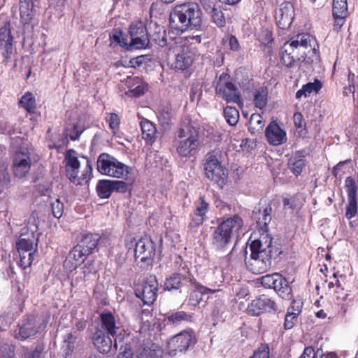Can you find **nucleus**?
I'll use <instances>...</instances> for the list:
<instances>
[{
  "instance_id": "nucleus-1",
  "label": "nucleus",
  "mask_w": 358,
  "mask_h": 358,
  "mask_svg": "<svg viewBox=\"0 0 358 358\" xmlns=\"http://www.w3.org/2000/svg\"><path fill=\"white\" fill-rule=\"evenodd\" d=\"M308 48L315 55L318 53L319 45L315 37L307 33L299 34L292 36L290 41L283 46L281 58L282 63L286 66L291 67L301 58L304 60L306 52L303 50L300 55V50L301 49L306 50Z\"/></svg>"
},
{
  "instance_id": "nucleus-2",
  "label": "nucleus",
  "mask_w": 358,
  "mask_h": 358,
  "mask_svg": "<svg viewBox=\"0 0 358 358\" xmlns=\"http://www.w3.org/2000/svg\"><path fill=\"white\" fill-rule=\"evenodd\" d=\"M199 134L190 120L183 121L175 139V147L180 157H189L197 152L200 146Z\"/></svg>"
},
{
  "instance_id": "nucleus-3",
  "label": "nucleus",
  "mask_w": 358,
  "mask_h": 358,
  "mask_svg": "<svg viewBox=\"0 0 358 358\" xmlns=\"http://www.w3.org/2000/svg\"><path fill=\"white\" fill-rule=\"evenodd\" d=\"M64 161L66 174L71 182L81 185L90 179L92 165L87 157H81L79 159L75 150H69L65 154Z\"/></svg>"
},
{
  "instance_id": "nucleus-4",
  "label": "nucleus",
  "mask_w": 358,
  "mask_h": 358,
  "mask_svg": "<svg viewBox=\"0 0 358 358\" xmlns=\"http://www.w3.org/2000/svg\"><path fill=\"white\" fill-rule=\"evenodd\" d=\"M243 221L238 215L228 217L219 224L212 235V244L217 250H224L230 244L231 238L238 236Z\"/></svg>"
},
{
  "instance_id": "nucleus-5",
  "label": "nucleus",
  "mask_w": 358,
  "mask_h": 358,
  "mask_svg": "<svg viewBox=\"0 0 358 358\" xmlns=\"http://www.w3.org/2000/svg\"><path fill=\"white\" fill-rule=\"evenodd\" d=\"M221 152L213 150L208 152L203 160V170L205 176L222 188L226 184L228 178V170L222 164L220 159Z\"/></svg>"
},
{
  "instance_id": "nucleus-6",
  "label": "nucleus",
  "mask_w": 358,
  "mask_h": 358,
  "mask_svg": "<svg viewBox=\"0 0 358 358\" xmlns=\"http://www.w3.org/2000/svg\"><path fill=\"white\" fill-rule=\"evenodd\" d=\"M38 160L34 147L23 143L15 152L13 157V169L15 177H25L31 170V167Z\"/></svg>"
},
{
  "instance_id": "nucleus-7",
  "label": "nucleus",
  "mask_w": 358,
  "mask_h": 358,
  "mask_svg": "<svg viewBox=\"0 0 358 358\" xmlns=\"http://www.w3.org/2000/svg\"><path fill=\"white\" fill-rule=\"evenodd\" d=\"M96 165L101 174L117 178H125L132 171L131 167L107 153L99 156Z\"/></svg>"
},
{
  "instance_id": "nucleus-8",
  "label": "nucleus",
  "mask_w": 358,
  "mask_h": 358,
  "mask_svg": "<svg viewBox=\"0 0 358 358\" xmlns=\"http://www.w3.org/2000/svg\"><path fill=\"white\" fill-rule=\"evenodd\" d=\"M201 10L197 3H185L176 6L169 15V22H201Z\"/></svg>"
},
{
  "instance_id": "nucleus-9",
  "label": "nucleus",
  "mask_w": 358,
  "mask_h": 358,
  "mask_svg": "<svg viewBox=\"0 0 358 358\" xmlns=\"http://www.w3.org/2000/svg\"><path fill=\"white\" fill-rule=\"evenodd\" d=\"M169 57L173 56L170 62L171 67L173 69L184 71L190 67L193 63V54L189 48L182 43H175L169 48Z\"/></svg>"
},
{
  "instance_id": "nucleus-10",
  "label": "nucleus",
  "mask_w": 358,
  "mask_h": 358,
  "mask_svg": "<svg viewBox=\"0 0 358 358\" xmlns=\"http://www.w3.org/2000/svg\"><path fill=\"white\" fill-rule=\"evenodd\" d=\"M196 341L192 331H183L168 341L166 352L171 356L182 354L193 348Z\"/></svg>"
},
{
  "instance_id": "nucleus-11",
  "label": "nucleus",
  "mask_w": 358,
  "mask_h": 358,
  "mask_svg": "<svg viewBox=\"0 0 358 358\" xmlns=\"http://www.w3.org/2000/svg\"><path fill=\"white\" fill-rule=\"evenodd\" d=\"M261 284L266 288H273L283 299L292 298V289L287 280L278 273L268 274L260 278Z\"/></svg>"
},
{
  "instance_id": "nucleus-12",
  "label": "nucleus",
  "mask_w": 358,
  "mask_h": 358,
  "mask_svg": "<svg viewBox=\"0 0 358 358\" xmlns=\"http://www.w3.org/2000/svg\"><path fill=\"white\" fill-rule=\"evenodd\" d=\"M38 227L34 222L28 224L21 229L20 236L16 242L17 250L36 252L39 234Z\"/></svg>"
},
{
  "instance_id": "nucleus-13",
  "label": "nucleus",
  "mask_w": 358,
  "mask_h": 358,
  "mask_svg": "<svg viewBox=\"0 0 358 358\" xmlns=\"http://www.w3.org/2000/svg\"><path fill=\"white\" fill-rule=\"evenodd\" d=\"M216 94L227 102L239 103L241 102V93L237 87L231 82L230 76L222 73L215 87Z\"/></svg>"
},
{
  "instance_id": "nucleus-14",
  "label": "nucleus",
  "mask_w": 358,
  "mask_h": 358,
  "mask_svg": "<svg viewBox=\"0 0 358 358\" xmlns=\"http://www.w3.org/2000/svg\"><path fill=\"white\" fill-rule=\"evenodd\" d=\"M251 254L268 257L276 258L282 251L278 247L272 245V237L268 234H262L258 239L253 241L250 246Z\"/></svg>"
},
{
  "instance_id": "nucleus-15",
  "label": "nucleus",
  "mask_w": 358,
  "mask_h": 358,
  "mask_svg": "<svg viewBox=\"0 0 358 358\" xmlns=\"http://www.w3.org/2000/svg\"><path fill=\"white\" fill-rule=\"evenodd\" d=\"M155 244L151 238H142L135 245V258L139 259L140 262L143 264L141 266L150 265L155 255Z\"/></svg>"
},
{
  "instance_id": "nucleus-16",
  "label": "nucleus",
  "mask_w": 358,
  "mask_h": 358,
  "mask_svg": "<svg viewBox=\"0 0 358 358\" xmlns=\"http://www.w3.org/2000/svg\"><path fill=\"white\" fill-rule=\"evenodd\" d=\"M158 281L155 275H150L147 277L142 289L135 291L136 297L141 299L143 304H152L157 296Z\"/></svg>"
},
{
  "instance_id": "nucleus-17",
  "label": "nucleus",
  "mask_w": 358,
  "mask_h": 358,
  "mask_svg": "<svg viewBox=\"0 0 358 358\" xmlns=\"http://www.w3.org/2000/svg\"><path fill=\"white\" fill-rule=\"evenodd\" d=\"M40 330V324L35 317L30 315L24 318L14 332V337L24 341L36 335Z\"/></svg>"
},
{
  "instance_id": "nucleus-18",
  "label": "nucleus",
  "mask_w": 358,
  "mask_h": 358,
  "mask_svg": "<svg viewBox=\"0 0 358 358\" xmlns=\"http://www.w3.org/2000/svg\"><path fill=\"white\" fill-rule=\"evenodd\" d=\"M276 310V304L268 296L262 294L253 300L248 306L249 315L258 316L263 313Z\"/></svg>"
},
{
  "instance_id": "nucleus-19",
  "label": "nucleus",
  "mask_w": 358,
  "mask_h": 358,
  "mask_svg": "<svg viewBox=\"0 0 358 358\" xmlns=\"http://www.w3.org/2000/svg\"><path fill=\"white\" fill-rule=\"evenodd\" d=\"M345 188L348 194V203L345 208V217L350 220L357 213V186L352 177H347L345 181Z\"/></svg>"
},
{
  "instance_id": "nucleus-20",
  "label": "nucleus",
  "mask_w": 358,
  "mask_h": 358,
  "mask_svg": "<svg viewBox=\"0 0 358 358\" xmlns=\"http://www.w3.org/2000/svg\"><path fill=\"white\" fill-rule=\"evenodd\" d=\"M101 330L106 331L107 334L114 338V345L117 347V341H122L120 337L121 328L116 324L114 315L111 312H103L100 315Z\"/></svg>"
},
{
  "instance_id": "nucleus-21",
  "label": "nucleus",
  "mask_w": 358,
  "mask_h": 358,
  "mask_svg": "<svg viewBox=\"0 0 358 358\" xmlns=\"http://www.w3.org/2000/svg\"><path fill=\"white\" fill-rule=\"evenodd\" d=\"M265 136L268 142L273 145H281L287 140L286 132L275 121L267 126Z\"/></svg>"
},
{
  "instance_id": "nucleus-22",
  "label": "nucleus",
  "mask_w": 358,
  "mask_h": 358,
  "mask_svg": "<svg viewBox=\"0 0 358 358\" xmlns=\"http://www.w3.org/2000/svg\"><path fill=\"white\" fill-rule=\"evenodd\" d=\"M273 259V257H268V256L260 257L259 255L251 254L247 266L253 273H262L271 268Z\"/></svg>"
},
{
  "instance_id": "nucleus-23",
  "label": "nucleus",
  "mask_w": 358,
  "mask_h": 358,
  "mask_svg": "<svg viewBox=\"0 0 358 358\" xmlns=\"http://www.w3.org/2000/svg\"><path fill=\"white\" fill-rule=\"evenodd\" d=\"M0 48L5 60L10 59L13 49L10 24H4L0 29Z\"/></svg>"
},
{
  "instance_id": "nucleus-24",
  "label": "nucleus",
  "mask_w": 358,
  "mask_h": 358,
  "mask_svg": "<svg viewBox=\"0 0 358 358\" xmlns=\"http://www.w3.org/2000/svg\"><path fill=\"white\" fill-rule=\"evenodd\" d=\"M195 208L191 215L190 225L192 227H199L202 224L206 218V214L209 210V203H207L203 196L199 197L195 203Z\"/></svg>"
},
{
  "instance_id": "nucleus-25",
  "label": "nucleus",
  "mask_w": 358,
  "mask_h": 358,
  "mask_svg": "<svg viewBox=\"0 0 358 358\" xmlns=\"http://www.w3.org/2000/svg\"><path fill=\"white\" fill-rule=\"evenodd\" d=\"M182 281L195 283L196 280L192 275L183 273H173L165 280L164 289L167 291L177 290L182 286Z\"/></svg>"
},
{
  "instance_id": "nucleus-26",
  "label": "nucleus",
  "mask_w": 358,
  "mask_h": 358,
  "mask_svg": "<svg viewBox=\"0 0 358 358\" xmlns=\"http://www.w3.org/2000/svg\"><path fill=\"white\" fill-rule=\"evenodd\" d=\"M92 341L95 348L101 353H108L112 348L113 341L108 334L97 329L92 336Z\"/></svg>"
},
{
  "instance_id": "nucleus-27",
  "label": "nucleus",
  "mask_w": 358,
  "mask_h": 358,
  "mask_svg": "<svg viewBox=\"0 0 358 358\" xmlns=\"http://www.w3.org/2000/svg\"><path fill=\"white\" fill-rule=\"evenodd\" d=\"M195 284V289H193L189 296L188 305L196 307L203 301V296L209 293H215L217 290L212 289L199 284Z\"/></svg>"
},
{
  "instance_id": "nucleus-28",
  "label": "nucleus",
  "mask_w": 358,
  "mask_h": 358,
  "mask_svg": "<svg viewBox=\"0 0 358 358\" xmlns=\"http://www.w3.org/2000/svg\"><path fill=\"white\" fill-rule=\"evenodd\" d=\"M272 208L271 206H266L262 210L259 207H255L252 213V219L262 228L266 230L268 224L271 220Z\"/></svg>"
},
{
  "instance_id": "nucleus-29",
  "label": "nucleus",
  "mask_w": 358,
  "mask_h": 358,
  "mask_svg": "<svg viewBox=\"0 0 358 358\" xmlns=\"http://www.w3.org/2000/svg\"><path fill=\"white\" fill-rule=\"evenodd\" d=\"M294 7L289 2H285L275 10V22H292L294 20Z\"/></svg>"
},
{
  "instance_id": "nucleus-30",
  "label": "nucleus",
  "mask_w": 358,
  "mask_h": 358,
  "mask_svg": "<svg viewBox=\"0 0 358 358\" xmlns=\"http://www.w3.org/2000/svg\"><path fill=\"white\" fill-rule=\"evenodd\" d=\"M142 136L147 143L152 144L156 138V127L148 120L143 119L140 123Z\"/></svg>"
},
{
  "instance_id": "nucleus-31",
  "label": "nucleus",
  "mask_w": 358,
  "mask_h": 358,
  "mask_svg": "<svg viewBox=\"0 0 358 358\" xmlns=\"http://www.w3.org/2000/svg\"><path fill=\"white\" fill-rule=\"evenodd\" d=\"M100 239L101 236L99 234H87L83 236L78 245L84 252L90 255L96 248Z\"/></svg>"
},
{
  "instance_id": "nucleus-32",
  "label": "nucleus",
  "mask_w": 358,
  "mask_h": 358,
  "mask_svg": "<svg viewBox=\"0 0 358 358\" xmlns=\"http://www.w3.org/2000/svg\"><path fill=\"white\" fill-rule=\"evenodd\" d=\"M36 0H20V12L22 22H29L32 19L33 8Z\"/></svg>"
},
{
  "instance_id": "nucleus-33",
  "label": "nucleus",
  "mask_w": 358,
  "mask_h": 358,
  "mask_svg": "<svg viewBox=\"0 0 358 358\" xmlns=\"http://www.w3.org/2000/svg\"><path fill=\"white\" fill-rule=\"evenodd\" d=\"M18 106L28 113L33 114L36 109V98L32 93L27 92L19 100Z\"/></svg>"
},
{
  "instance_id": "nucleus-34",
  "label": "nucleus",
  "mask_w": 358,
  "mask_h": 358,
  "mask_svg": "<svg viewBox=\"0 0 358 358\" xmlns=\"http://www.w3.org/2000/svg\"><path fill=\"white\" fill-rule=\"evenodd\" d=\"M166 13L164 6L162 3L154 2L150 8V22L165 20Z\"/></svg>"
},
{
  "instance_id": "nucleus-35",
  "label": "nucleus",
  "mask_w": 358,
  "mask_h": 358,
  "mask_svg": "<svg viewBox=\"0 0 358 358\" xmlns=\"http://www.w3.org/2000/svg\"><path fill=\"white\" fill-rule=\"evenodd\" d=\"M332 11L336 20L345 19L348 15L347 0H333Z\"/></svg>"
},
{
  "instance_id": "nucleus-36",
  "label": "nucleus",
  "mask_w": 358,
  "mask_h": 358,
  "mask_svg": "<svg viewBox=\"0 0 358 358\" xmlns=\"http://www.w3.org/2000/svg\"><path fill=\"white\" fill-rule=\"evenodd\" d=\"M98 196L101 199H108L113 192L112 180H100L96 187Z\"/></svg>"
},
{
  "instance_id": "nucleus-37",
  "label": "nucleus",
  "mask_w": 358,
  "mask_h": 358,
  "mask_svg": "<svg viewBox=\"0 0 358 358\" xmlns=\"http://www.w3.org/2000/svg\"><path fill=\"white\" fill-rule=\"evenodd\" d=\"M191 318V315L184 311L173 312L166 316L168 322L173 325H178L182 322L190 321Z\"/></svg>"
},
{
  "instance_id": "nucleus-38",
  "label": "nucleus",
  "mask_w": 358,
  "mask_h": 358,
  "mask_svg": "<svg viewBox=\"0 0 358 358\" xmlns=\"http://www.w3.org/2000/svg\"><path fill=\"white\" fill-rule=\"evenodd\" d=\"M289 166L291 171L295 175L299 176L302 172L306 166V160L304 157L295 155L289 159Z\"/></svg>"
},
{
  "instance_id": "nucleus-39",
  "label": "nucleus",
  "mask_w": 358,
  "mask_h": 358,
  "mask_svg": "<svg viewBox=\"0 0 358 358\" xmlns=\"http://www.w3.org/2000/svg\"><path fill=\"white\" fill-rule=\"evenodd\" d=\"M264 126L263 117L259 114H252L249 121V130L252 134L260 133Z\"/></svg>"
},
{
  "instance_id": "nucleus-40",
  "label": "nucleus",
  "mask_w": 358,
  "mask_h": 358,
  "mask_svg": "<svg viewBox=\"0 0 358 358\" xmlns=\"http://www.w3.org/2000/svg\"><path fill=\"white\" fill-rule=\"evenodd\" d=\"M77 337L73 333L65 335L62 349L66 357L71 355L76 348Z\"/></svg>"
},
{
  "instance_id": "nucleus-41",
  "label": "nucleus",
  "mask_w": 358,
  "mask_h": 358,
  "mask_svg": "<svg viewBox=\"0 0 358 358\" xmlns=\"http://www.w3.org/2000/svg\"><path fill=\"white\" fill-rule=\"evenodd\" d=\"M162 351L160 348L155 344L151 347L144 348L139 353V358H161Z\"/></svg>"
},
{
  "instance_id": "nucleus-42",
  "label": "nucleus",
  "mask_w": 358,
  "mask_h": 358,
  "mask_svg": "<svg viewBox=\"0 0 358 358\" xmlns=\"http://www.w3.org/2000/svg\"><path fill=\"white\" fill-rule=\"evenodd\" d=\"M69 255L79 266L84 262L86 257L89 255L84 252V250L78 244L71 250Z\"/></svg>"
},
{
  "instance_id": "nucleus-43",
  "label": "nucleus",
  "mask_w": 358,
  "mask_h": 358,
  "mask_svg": "<svg viewBox=\"0 0 358 358\" xmlns=\"http://www.w3.org/2000/svg\"><path fill=\"white\" fill-rule=\"evenodd\" d=\"M268 90L266 87H261L259 89L254 99V103L256 107L262 109L267 103Z\"/></svg>"
},
{
  "instance_id": "nucleus-44",
  "label": "nucleus",
  "mask_w": 358,
  "mask_h": 358,
  "mask_svg": "<svg viewBox=\"0 0 358 358\" xmlns=\"http://www.w3.org/2000/svg\"><path fill=\"white\" fill-rule=\"evenodd\" d=\"M224 115L227 122L231 126H234L238 123L239 120V112L232 106H227L224 110Z\"/></svg>"
},
{
  "instance_id": "nucleus-45",
  "label": "nucleus",
  "mask_w": 358,
  "mask_h": 358,
  "mask_svg": "<svg viewBox=\"0 0 358 358\" xmlns=\"http://www.w3.org/2000/svg\"><path fill=\"white\" fill-rule=\"evenodd\" d=\"M158 120L160 124L165 127L169 126L171 121V110L169 106H161L159 110Z\"/></svg>"
},
{
  "instance_id": "nucleus-46",
  "label": "nucleus",
  "mask_w": 358,
  "mask_h": 358,
  "mask_svg": "<svg viewBox=\"0 0 358 358\" xmlns=\"http://www.w3.org/2000/svg\"><path fill=\"white\" fill-rule=\"evenodd\" d=\"M10 182V176L8 168L4 164L0 166V194L5 189L8 188Z\"/></svg>"
},
{
  "instance_id": "nucleus-47",
  "label": "nucleus",
  "mask_w": 358,
  "mask_h": 358,
  "mask_svg": "<svg viewBox=\"0 0 358 358\" xmlns=\"http://www.w3.org/2000/svg\"><path fill=\"white\" fill-rule=\"evenodd\" d=\"M20 256V266L25 269L31 265L36 252L17 250Z\"/></svg>"
},
{
  "instance_id": "nucleus-48",
  "label": "nucleus",
  "mask_w": 358,
  "mask_h": 358,
  "mask_svg": "<svg viewBox=\"0 0 358 358\" xmlns=\"http://www.w3.org/2000/svg\"><path fill=\"white\" fill-rule=\"evenodd\" d=\"M259 40L262 43L266 45L273 41L272 31L269 27L262 26L258 33Z\"/></svg>"
},
{
  "instance_id": "nucleus-49",
  "label": "nucleus",
  "mask_w": 358,
  "mask_h": 358,
  "mask_svg": "<svg viewBox=\"0 0 358 358\" xmlns=\"http://www.w3.org/2000/svg\"><path fill=\"white\" fill-rule=\"evenodd\" d=\"M106 120L108 123L109 127L113 133L116 134L119 131L120 124V120L118 115L115 113H109Z\"/></svg>"
},
{
  "instance_id": "nucleus-50",
  "label": "nucleus",
  "mask_w": 358,
  "mask_h": 358,
  "mask_svg": "<svg viewBox=\"0 0 358 358\" xmlns=\"http://www.w3.org/2000/svg\"><path fill=\"white\" fill-rule=\"evenodd\" d=\"M199 24H182L181 26H178V24H169V33L172 32L173 34L180 35L192 25L196 27V25Z\"/></svg>"
},
{
  "instance_id": "nucleus-51",
  "label": "nucleus",
  "mask_w": 358,
  "mask_h": 358,
  "mask_svg": "<svg viewBox=\"0 0 358 358\" xmlns=\"http://www.w3.org/2000/svg\"><path fill=\"white\" fill-rule=\"evenodd\" d=\"M148 40L147 38L136 37L131 39L129 43V50L135 49H141L148 45Z\"/></svg>"
},
{
  "instance_id": "nucleus-52",
  "label": "nucleus",
  "mask_w": 358,
  "mask_h": 358,
  "mask_svg": "<svg viewBox=\"0 0 358 358\" xmlns=\"http://www.w3.org/2000/svg\"><path fill=\"white\" fill-rule=\"evenodd\" d=\"M52 213L55 217L60 218L64 213V204L59 199L51 203Z\"/></svg>"
},
{
  "instance_id": "nucleus-53",
  "label": "nucleus",
  "mask_w": 358,
  "mask_h": 358,
  "mask_svg": "<svg viewBox=\"0 0 358 358\" xmlns=\"http://www.w3.org/2000/svg\"><path fill=\"white\" fill-rule=\"evenodd\" d=\"M298 316L293 312H287L285 317L284 328L287 330L291 329L297 322Z\"/></svg>"
},
{
  "instance_id": "nucleus-54",
  "label": "nucleus",
  "mask_w": 358,
  "mask_h": 358,
  "mask_svg": "<svg viewBox=\"0 0 358 358\" xmlns=\"http://www.w3.org/2000/svg\"><path fill=\"white\" fill-rule=\"evenodd\" d=\"M250 358H269V348L268 345L262 344Z\"/></svg>"
},
{
  "instance_id": "nucleus-55",
  "label": "nucleus",
  "mask_w": 358,
  "mask_h": 358,
  "mask_svg": "<svg viewBox=\"0 0 358 358\" xmlns=\"http://www.w3.org/2000/svg\"><path fill=\"white\" fill-rule=\"evenodd\" d=\"M174 264L176 269L177 270L176 273H185L186 275H191L189 273V271L187 267V263L183 261L181 257H177L176 258Z\"/></svg>"
},
{
  "instance_id": "nucleus-56",
  "label": "nucleus",
  "mask_w": 358,
  "mask_h": 358,
  "mask_svg": "<svg viewBox=\"0 0 358 358\" xmlns=\"http://www.w3.org/2000/svg\"><path fill=\"white\" fill-rule=\"evenodd\" d=\"M322 350H317V352H315L313 348L307 347L299 358H322Z\"/></svg>"
},
{
  "instance_id": "nucleus-57",
  "label": "nucleus",
  "mask_w": 358,
  "mask_h": 358,
  "mask_svg": "<svg viewBox=\"0 0 358 358\" xmlns=\"http://www.w3.org/2000/svg\"><path fill=\"white\" fill-rule=\"evenodd\" d=\"M0 131L2 134L11 135L15 133L14 125L7 120L0 121Z\"/></svg>"
},
{
  "instance_id": "nucleus-58",
  "label": "nucleus",
  "mask_w": 358,
  "mask_h": 358,
  "mask_svg": "<svg viewBox=\"0 0 358 358\" xmlns=\"http://www.w3.org/2000/svg\"><path fill=\"white\" fill-rule=\"evenodd\" d=\"M304 90H306V94L308 96L312 92H318V91L322 88V84L320 81L316 80L314 83H308L303 86Z\"/></svg>"
},
{
  "instance_id": "nucleus-59",
  "label": "nucleus",
  "mask_w": 358,
  "mask_h": 358,
  "mask_svg": "<svg viewBox=\"0 0 358 358\" xmlns=\"http://www.w3.org/2000/svg\"><path fill=\"white\" fill-rule=\"evenodd\" d=\"M113 192L125 193L128 189V184L122 180H112Z\"/></svg>"
},
{
  "instance_id": "nucleus-60",
  "label": "nucleus",
  "mask_w": 358,
  "mask_h": 358,
  "mask_svg": "<svg viewBox=\"0 0 358 358\" xmlns=\"http://www.w3.org/2000/svg\"><path fill=\"white\" fill-rule=\"evenodd\" d=\"M83 131V129L81 127H80L78 124H75L71 130L67 131V132H69L67 134V135L69 136V138L72 141H76L79 138Z\"/></svg>"
},
{
  "instance_id": "nucleus-61",
  "label": "nucleus",
  "mask_w": 358,
  "mask_h": 358,
  "mask_svg": "<svg viewBox=\"0 0 358 358\" xmlns=\"http://www.w3.org/2000/svg\"><path fill=\"white\" fill-rule=\"evenodd\" d=\"M302 309V303L299 301H292L291 306L288 308L287 312L296 313L299 316Z\"/></svg>"
},
{
  "instance_id": "nucleus-62",
  "label": "nucleus",
  "mask_w": 358,
  "mask_h": 358,
  "mask_svg": "<svg viewBox=\"0 0 358 358\" xmlns=\"http://www.w3.org/2000/svg\"><path fill=\"white\" fill-rule=\"evenodd\" d=\"M211 15L213 22H222L226 20L223 13L217 8H213L212 9Z\"/></svg>"
},
{
  "instance_id": "nucleus-63",
  "label": "nucleus",
  "mask_w": 358,
  "mask_h": 358,
  "mask_svg": "<svg viewBox=\"0 0 358 358\" xmlns=\"http://www.w3.org/2000/svg\"><path fill=\"white\" fill-rule=\"evenodd\" d=\"M294 122L296 129H303L306 126V122L303 120V115L300 113H294Z\"/></svg>"
},
{
  "instance_id": "nucleus-64",
  "label": "nucleus",
  "mask_w": 358,
  "mask_h": 358,
  "mask_svg": "<svg viewBox=\"0 0 358 358\" xmlns=\"http://www.w3.org/2000/svg\"><path fill=\"white\" fill-rule=\"evenodd\" d=\"M43 352V348L41 346H36V348L26 354V358H41V354Z\"/></svg>"
}]
</instances>
